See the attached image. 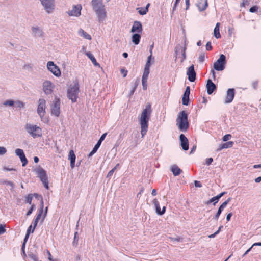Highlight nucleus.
I'll return each mask as SVG.
<instances>
[{
  "mask_svg": "<svg viewBox=\"0 0 261 261\" xmlns=\"http://www.w3.org/2000/svg\"><path fill=\"white\" fill-rule=\"evenodd\" d=\"M219 28H220V23H217L214 30V35L218 39L220 38L221 35L219 32Z\"/></svg>",
  "mask_w": 261,
  "mask_h": 261,
  "instance_id": "c85d7f7f",
  "label": "nucleus"
},
{
  "mask_svg": "<svg viewBox=\"0 0 261 261\" xmlns=\"http://www.w3.org/2000/svg\"><path fill=\"white\" fill-rule=\"evenodd\" d=\"M137 85H138V84L137 83H136L133 89L131 90V92H130L131 95H133L134 94V92L136 90Z\"/></svg>",
  "mask_w": 261,
  "mask_h": 261,
  "instance_id": "338daca9",
  "label": "nucleus"
},
{
  "mask_svg": "<svg viewBox=\"0 0 261 261\" xmlns=\"http://www.w3.org/2000/svg\"><path fill=\"white\" fill-rule=\"evenodd\" d=\"M205 59V56L204 54H201L199 56L198 58V60L199 62L202 63L204 62Z\"/></svg>",
  "mask_w": 261,
  "mask_h": 261,
  "instance_id": "603ef678",
  "label": "nucleus"
},
{
  "mask_svg": "<svg viewBox=\"0 0 261 261\" xmlns=\"http://www.w3.org/2000/svg\"><path fill=\"white\" fill-rule=\"evenodd\" d=\"M140 35L137 33L134 34L132 36V41L135 44L137 45L140 42Z\"/></svg>",
  "mask_w": 261,
  "mask_h": 261,
  "instance_id": "c756f323",
  "label": "nucleus"
},
{
  "mask_svg": "<svg viewBox=\"0 0 261 261\" xmlns=\"http://www.w3.org/2000/svg\"><path fill=\"white\" fill-rule=\"evenodd\" d=\"M249 4V0H244L243 2L241 4V7H245L246 6H248Z\"/></svg>",
  "mask_w": 261,
  "mask_h": 261,
  "instance_id": "49530a36",
  "label": "nucleus"
},
{
  "mask_svg": "<svg viewBox=\"0 0 261 261\" xmlns=\"http://www.w3.org/2000/svg\"><path fill=\"white\" fill-rule=\"evenodd\" d=\"M116 170V168H113L111 170H110L107 175V178H110L113 174L114 171Z\"/></svg>",
  "mask_w": 261,
  "mask_h": 261,
  "instance_id": "a18cd8bd",
  "label": "nucleus"
},
{
  "mask_svg": "<svg viewBox=\"0 0 261 261\" xmlns=\"http://www.w3.org/2000/svg\"><path fill=\"white\" fill-rule=\"evenodd\" d=\"M92 63L94 64V66H99V64L97 62V61L95 58H94L92 61H91Z\"/></svg>",
  "mask_w": 261,
  "mask_h": 261,
  "instance_id": "69168bd1",
  "label": "nucleus"
},
{
  "mask_svg": "<svg viewBox=\"0 0 261 261\" xmlns=\"http://www.w3.org/2000/svg\"><path fill=\"white\" fill-rule=\"evenodd\" d=\"M14 104L16 107L22 108L24 107V103L20 101H16L14 102Z\"/></svg>",
  "mask_w": 261,
  "mask_h": 261,
  "instance_id": "58836bf2",
  "label": "nucleus"
},
{
  "mask_svg": "<svg viewBox=\"0 0 261 261\" xmlns=\"http://www.w3.org/2000/svg\"><path fill=\"white\" fill-rule=\"evenodd\" d=\"M233 145V142L232 141H228L227 142L222 144L219 148L217 149V151H220L223 149L231 148L232 147Z\"/></svg>",
  "mask_w": 261,
  "mask_h": 261,
  "instance_id": "b1692460",
  "label": "nucleus"
},
{
  "mask_svg": "<svg viewBox=\"0 0 261 261\" xmlns=\"http://www.w3.org/2000/svg\"><path fill=\"white\" fill-rule=\"evenodd\" d=\"M189 97L183 94L182 98V102L184 105L187 106L189 104Z\"/></svg>",
  "mask_w": 261,
  "mask_h": 261,
  "instance_id": "c9c22d12",
  "label": "nucleus"
},
{
  "mask_svg": "<svg viewBox=\"0 0 261 261\" xmlns=\"http://www.w3.org/2000/svg\"><path fill=\"white\" fill-rule=\"evenodd\" d=\"M54 86L51 82L46 81L43 84V90L46 94H51L53 91Z\"/></svg>",
  "mask_w": 261,
  "mask_h": 261,
  "instance_id": "ddd939ff",
  "label": "nucleus"
},
{
  "mask_svg": "<svg viewBox=\"0 0 261 261\" xmlns=\"http://www.w3.org/2000/svg\"><path fill=\"white\" fill-rule=\"evenodd\" d=\"M151 112V105L150 103H148L146 105L145 108L142 112L141 116L139 118L142 138L144 137L147 132L148 122L150 118Z\"/></svg>",
  "mask_w": 261,
  "mask_h": 261,
  "instance_id": "f257e3e1",
  "label": "nucleus"
},
{
  "mask_svg": "<svg viewBox=\"0 0 261 261\" xmlns=\"http://www.w3.org/2000/svg\"><path fill=\"white\" fill-rule=\"evenodd\" d=\"M15 153L17 156H18L22 163V166L24 167L28 164V160L25 157V154L21 149H16L15 150Z\"/></svg>",
  "mask_w": 261,
  "mask_h": 261,
  "instance_id": "4468645a",
  "label": "nucleus"
},
{
  "mask_svg": "<svg viewBox=\"0 0 261 261\" xmlns=\"http://www.w3.org/2000/svg\"><path fill=\"white\" fill-rule=\"evenodd\" d=\"M190 93V88L189 86H187L186 88V90L184 93V95L185 96H187L189 97Z\"/></svg>",
  "mask_w": 261,
  "mask_h": 261,
  "instance_id": "c03bdc74",
  "label": "nucleus"
},
{
  "mask_svg": "<svg viewBox=\"0 0 261 261\" xmlns=\"http://www.w3.org/2000/svg\"><path fill=\"white\" fill-rule=\"evenodd\" d=\"M180 0H175V3L174 4V6L173 7V10H175L176 8V7L178 5V4L179 3Z\"/></svg>",
  "mask_w": 261,
  "mask_h": 261,
  "instance_id": "680f3d73",
  "label": "nucleus"
},
{
  "mask_svg": "<svg viewBox=\"0 0 261 261\" xmlns=\"http://www.w3.org/2000/svg\"><path fill=\"white\" fill-rule=\"evenodd\" d=\"M60 113V100L59 98L55 97L50 105V113L51 115L59 117Z\"/></svg>",
  "mask_w": 261,
  "mask_h": 261,
  "instance_id": "423d86ee",
  "label": "nucleus"
},
{
  "mask_svg": "<svg viewBox=\"0 0 261 261\" xmlns=\"http://www.w3.org/2000/svg\"><path fill=\"white\" fill-rule=\"evenodd\" d=\"M234 97V89H229L227 91V95L225 100V103H229L232 101Z\"/></svg>",
  "mask_w": 261,
  "mask_h": 261,
  "instance_id": "a211bd4d",
  "label": "nucleus"
},
{
  "mask_svg": "<svg viewBox=\"0 0 261 261\" xmlns=\"http://www.w3.org/2000/svg\"><path fill=\"white\" fill-rule=\"evenodd\" d=\"M213 161V158H207L206 159L205 162H206V164L207 165H211L212 164Z\"/></svg>",
  "mask_w": 261,
  "mask_h": 261,
  "instance_id": "6e6d98bb",
  "label": "nucleus"
},
{
  "mask_svg": "<svg viewBox=\"0 0 261 261\" xmlns=\"http://www.w3.org/2000/svg\"><path fill=\"white\" fill-rule=\"evenodd\" d=\"M213 47L211 45V42H208L206 44V49L207 50H211L212 49Z\"/></svg>",
  "mask_w": 261,
  "mask_h": 261,
  "instance_id": "8fccbe9b",
  "label": "nucleus"
},
{
  "mask_svg": "<svg viewBox=\"0 0 261 261\" xmlns=\"http://www.w3.org/2000/svg\"><path fill=\"white\" fill-rule=\"evenodd\" d=\"M82 10V6L77 5L74 6L72 10L69 11L68 13L70 16H79L81 15V11Z\"/></svg>",
  "mask_w": 261,
  "mask_h": 261,
  "instance_id": "2eb2a0df",
  "label": "nucleus"
},
{
  "mask_svg": "<svg viewBox=\"0 0 261 261\" xmlns=\"http://www.w3.org/2000/svg\"><path fill=\"white\" fill-rule=\"evenodd\" d=\"M79 34L80 36H83L86 39L91 40V36L85 32L83 29H80L79 30Z\"/></svg>",
  "mask_w": 261,
  "mask_h": 261,
  "instance_id": "7c9ffc66",
  "label": "nucleus"
},
{
  "mask_svg": "<svg viewBox=\"0 0 261 261\" xmlns=\"http://www.w3.org/2000/svg\"><path fill=\"white\" fill-rule=\"evenodd\" d=\"M107 133H104L100 137V138H99V140L98 141H100V143H101L102 141H103L105 138V137H106L107 136Z\"/></svg>",
  "mask_w": 261,
  "mask_h": 261,
  "instance_id": "13d9d810",
  "label": "nucleus"
},
{
  "mask_svg": "<svg viewBox=\"0 0 261 261\" xmlns=\"http://www.w3.org/2000/svg\"><path fill=\"white\" fill-rule=\"evenodd\" d=\"M226 57L223 54L220 56L219 58L214 64V68L217 71H222L225 68Z\"/></svg>",
  "mask_w": 261,
  "mask_h": 261,
  "instance_id": "0eeeda50",
  "label": "nucleus"
},
{
  "mask_svg": "<svg viewBox=\"0 0 261 261\" xmlns=\"http://www.w3.org/2000/svg\"><path fill=\"white\" fill-rule=\"evenodd\" d=\"M40 1L48 13H50L53 10L54 0H40Z\"/></svg>",
  "mask_w": 261,
  "mask_h": 261,
  "instance_id": "f8f14e48",
  "label": "nucleus"
},
{
  "mask_svg": "<svg viewBox=\"0 0 261 261\" xmlns=\"http://www.w3.org/2000/svg\"><path fill=\"white\" fill-rule=\"evenodd\" d=\"M33 199V194H29L27 195L25 197V201L26 203H29V204H32V201Z\"/></svg>",
  "mask_w": 261,
  "mask_h": 261,
  "instance_id": "f704fd0d",
  "label": "nucleus"
},
{
  "mask_svg": "<svg viewBox=\"0 0 261 261\" xmlns=\"http://www.w3.org/2000/svg\"><path fill=\"white\" fill-rule=\"evenodd\" d=\"M6 231L5 225L0 224V234L4 233Z\"/></svg>",
  "mask_w": 261,
  "mask_h": 261,
  "instance_id": "37998d69",
  "label": "nucleus"
},
{
  "mask_svg": "<svg viewBox=\"0 0 261 261\" xmlns=\"http://www.w3.org/2000/svg\"><path fill=\"white\" fill-rule=\"evenodd\" d=\"M194 184H195V187H201L202 186L200 182L198 181L195 180L194 182Z\"/></svg>",
  "mask_w": 261,
  "mask_h": 261,
  "instance_id": "0e129e2a",
  "label": "nucleus"
},
{
  "mask_svg": "<svg viewBox=\"0 0 261 261\" xmlns=\"http://www.w3.org/2000/svg\"><path fill=\"white\" fill-rule=\"evenodd\" d=\"M25 129L33 138L42 136V129L36 125L27 123L25 125Z\"/></svg>",
  "mask_w": 261,
  "mask_h": 261,
  "instance_id": "7ed1b4c3",
  "label": "nucleus"
},
{
  "mask_svg": "<svg viewBox=\"0 0 261 261\" xmlns=\"http://www.w3.org/2000/svg\"><path fill=\"white\" fill-rule=\"evenodd\" d=\"M43 207H44L43 201V199H42L41 200V205H40V207L39 208L38 213L37 214L36 218L33 220V222H32L33 225V228L32 230V233H33L34 232L36 227L37 225L38 221L41 218V216L43 212Z\"/></svg>",
  "mask_w": 261,
  "mask_h": 261,
  "instance_id": "9d476101",
  "label": "nucleus"
},
{
  "mask_svg": "<svg viewBox=\"0 0 261 261\" xmlns=\"http://www.w3.org/2000/svg\"><path fill=\"white\" fill-rule=\"evenodd\" d=\"M230 200V198H229L228 199H227L226 201H225L224 202H223L221 205L219 207L218 210L222 212V211L224 209V208L226 206L227 204L229 203V202Z\"/></svg>",
  "mask_w": 261,
  "mask_h": 261,
  "instance_id": "72a5a7b5",
  "label": "nucleus"
},
{
  "mask_svg": "<svg viewBox=\"0 0 261 261\" xmlns=\"http://www.w3.org/2000/svg\"><path fill=\"white\" fill-rule=\"evenodd\" d=\"M232 216V214L231 213H230L227 214V215L226 216V220H227V221H230V218H231Z\"/></svg>",
  "mask_w": 261,
  "mask_h": 261,
  "instance_id": "774afa93",
  "label": "nucleus"
},
{
  "mask_svg": "<svg viewBox=\"0 0 261 261\" xmlns=\"http://www.w3.org/2000/svg\"><path fill=\"white\" fill-rule=\"evenodd\" d=\"M121 74H123V77H125L127 74V71L125 70L124 68H121L120 70Z\"/></svg>",
  "mask_w": 261,
  "mask_h": 261,
  "instance_id": "5fc2aeb1",
  "label": "nucleus"
},
{
  "mask_svg": "<svg viewBox=\"0 0 261 261\" xmlns=\"http://www.w3.org/2000/svg\"><path fill=\"white\" fill-rule=\"evenodd\" d=\"M231 137V135L230 134H227L223 136V141H227L228 140H229Z\"/></svg>",
  "mask_w": 261,
  "mask_h": 261,
  "instance_id": "de8ad7c7",
  "label": "nucleus"
},
{
  "mask_svg": "<svg viewBox=\"0 0 261 261\" xmlns=\"http://www.w3.org/2000/svg\"><path fill=\"white\" fill-rule=\"evenodd\" d=\"M34 171L38 175V176L39 177L40 180L43 182L46 189H48V181L46 171L40 166L36 168L34 170Z\"/></svg>",
  "mask_w": 261,
  "mask_h": 261,
  "instance_id": "39448f33",
  "label": "nucleus"
},
{
  "mask_svg": "<svg viewBox=\"0 0 261 261\" xmlns=\"http://www.w3.org/2000/svg\"><path fill=\"white\" fill-rule=\"evenodd\" d=\"M76 156L74 153L73 150H71L69 151L68 155V159L70 160V166L71 168H73L75 166Z\"/></svg>",
  "mask_w": 261,
  "mask_h": 261,
  "instance_id": "5701e85b",
  "label": "nucleus"
},
{
  "mask_svg": "<svg viewBox=\"0 0 261 261\" xmlns=\"http://www.w3.org/2000/svg\"><path fill=\"white\" fill-rule=\"evenodd\" d=\"M35 204H32L30 210L28 211V212L27 213V216L30 215L32 214L33 211L35 209Z\"/></svg>",
  "mask_w": 261,
  "mask_h": 261,
  "instance_id": "79ce46f5",
  "label": "nucleus"
},
{
  "mask_svg": "<svg viewBox=\"0 0 261 261\" xmlns=\"http://www.w3.org/2000/svg\"><path fill=\"white\" fill-rule=\"evenodd\" d=\"M79 92V85L75 83L73 86H71L67 91V96L71 100L72 102L76 101L77 94Z\"/></svg>",
  "mask_w": 261,
  "mask_h": 261,
  "instance_id": "20e7f679",
  "label": "nucleus"
},
{
  "mask_svg": "<svg viewBox=\"0 0 261 261\" xmlns=\"http://www.w3.org/2000/svg\"><path fill=\"white\" fill-rule=\"evenodd\" d=\"M47 254L48 255V259L50 260V261H54L53 258H52V256H51V255L50 254V252H49V251L48 250H47Z\"/></svg>",
  "mask_w": 261,
  "mask_h": 261,
  "instance_id": "052dcab7",
  "label": "nucleus"
},
{
  "mask_svg": "<svg viewBox=\"0 0 261 261\" xmlns=\"http://www.w3.org/2000/svg\"><path fill=\"white\" fill-rule=\"evenodd\" d=\"M150 67L148 66V64H146L144 69L142 79L147 80L150 72Z\"/></svg>",
  "mask_w": 261,
  "mask_h": 261,
  "instance_id": "a878e982",
  "label": "nucleus"
},
{
  "mask_svg": "<svg viewBox=\"0 0 261 261\" xmlns=\"http://www.w3.org/2000/svg\"><path fill=\"white\" fill-rule=\"evenodd\" d=\"M206 88L208 94L210 95L216 89V86L211 80H208Z\"/></svg>",
  "mask_w": 261,
  "mask_h": 261,
  "instance_id": "412c9836",
  "label": "nucleus"
},
{
  "mask_svg": "<svg viewBox=\"0 0 261 261\" xmlns=\"http://www.w3.org/2000/svg\"><path fill=\"white\" fill-rule=\"evenodd\" d=\"M99 21L104 20L107 16V12L105 9V6L103 5L94 9Z\"/></svg>",
  "mask_w": 261,
  "mask_h": 261,
  "instance_id": "9b49d317",
  "label": "nucleus"
},
{
  "mask_svg": "<svg viewBox=\"0 0 261 261\" xmlns=\"http://www.w3.org/2000/svg\"><path fill=\"white\" fill-rule=\"evenodd\" d=\"M180 145L184 150H188L189 149V141L188 139L184 134L179 136Z\"/></svg>",
  "mask_w": 261,
  "mask_h": 261,
  "instance_id": "dca6fc26",
  "label": "nucleus"
},
{
  "mask_svg": "<svg viewBox=\"0 0 261 261\" xmlns=\"http://www.w3.org/2000/svg\"><path fill=\"white\" fill-rule=\"evenodd\" d=\"M176 125L178 128L182 131L186 132L189 127L188 120V115L185 111L179 112L176 119Z\"/></svg>",
  "mask_w": 261,
  "mask_h": 261,
  "instance_id": "f03ea898",
  "label": "nucleus"
},
{
  "mask_svg": "<svg viewBox=\"0 0 261 261\" xmlns=\"http://www.w3.org/2000/svg\"><path fill=\"white\" fill-rule=\"evenodd\" d=\"M142 83L143 86V89L146 90L147 88V80L142 79Z\"/></svg>",
  "mask_w": 261,
  "mask_h": 261,
  "instance_id": "ea45409f",
  "label": "nucleus"
},
{
  "mask_svg": "<svg viewBox=\"0 0 261 261\" xmlns=\"http://www.w3.org/2000/svg\"><path fill=\"white\" fill-rule=\"evenodd\" d=\"M197 6L200 11H204L208 6L207 0H199Z\"/></svg>",
  "mask_w": 261,
  "mask_h": 261,
  "instance_id": "4be33fe9",
  "label": "nucleus"
},
{
  "mask_svg": "<svg viewBox=\"0 0 261 261\" xmlns=\"http://www.w3.org/2000/svg\"><path fill=\"white\" fill-rule=\"evenodd\" d=\"M47 67L48 69L55 76L59 77L61 75V71L59 68L52 61L47 63Z\"/></svg>",
  "mask_w": 261,
  "mask_h": 261,
  "instance_id": "6e6552de",
  "label": "nucleus"
},
{
  "mask_svg": "<svg viewBox=\"0 0 261 261\" xmlns=\"http://www.w3.org/2000/svg\"><path fill=\"white\" fill-rule=\"evenodd\" d=\"M3 104L5 106H12L14 105V101L12 100H7Z\"/></svg>",
  "mask_w": 261,
  "mask_h": 261,
  "instance_id": "4c0bfd02",
  "label": "nucleus"
},
{
  "mask_svg": "<svg viewBox=\"0 0 261 261\" xmlns=\"http://www.w3.org/2000/svg\"><path fill=\"white\" fill-rule=\"evenodd\" d=\"M100 145H101L100 142L98 141L97 142L96 144L95 145V146L93 148L92 150L88 154V156L90 157L92 155H93L97 151V149L99 148Z\"/></svg>",
  "mask_w": 261,
  "mask_h": 261,
  "instance_id": "2f4dec72",
  "label": "nucleus"
},
{
  "mask_svg": "<svg viewBox=\"0 0 261 261\" xmlns=\"http://www.w3.org/2000/svg\"><path fill=\"white\" fill-rule=\"evenodd\" d=\"M222 227H223L222 226H220V227H219V229H218L216 232H215L214 233H213V234H212L210 235V236H208V237H209V238H214V237H215L216 236V234H217L220 232V229H221V228Z\"/></svg>",
  "mask_w": 261,
  "mask_h": 261,
  "instance_id": "09e8293b",
  "label": "nucleus"
},
{
  "mask_svg": "<svg viewBox=\"0 0 261 261\" xmlns=\"http://www.w3.org/2000/svg\"><path fill=\"white\" fill-rule=\"evenodd\" d=\"M225 193V192H222V193H221L220 194H219V195H217L216 196H215V199H216V201H215V202L214 203V205H215V204L218 202L219 199L222 196H223Z\"/></svg>",
  "mask_w": 261,
  "mask_h": 261,
  "instance_id": "a19ab883",
  "label": "nucleus"
},
{
  "mask_svg": "<svg viewBox=\"0 0 261 261\" xmlns=\"http://www.w3.org/2000/svg\"><path fill=\"white\" fill-rule=\"evenodd\" d=\"M221 213V212L219 210H218V212L217 213H216V214L215 215V219L217 220L218 219V218L219 217L220 214Z\"/></svg>",
  "mask_w": 261,
  "mask_h": 261,
  "instance_id": "e2e57ef3",
  "label": "nucleus"
},
{
  "mask_svg": "<svg viewBox=\"0 0 261 261\" xmlns=\"http://www.w3.org/2000/svg\"><path fill=\"white\" fill-rule=\"evenodd\" d=\"M7 152L6 149L4 147L0 146V155H3Z\"/></svg>",
  "mask_w": 261,
  "mask_h": 261,
  "instance_id": "3c124183",
  "label": "nucleus"
},
{
  "mask_svg": "<svg viewBox=\"0 0 261 261\" xmlns=\"http://www.w3.org/2000/svg\"><path fill=\"white\" fill-rule=\"evenodd\" d=\"M153 203L154 204L156 213L160 215L164 214L166 211V207L163 206L162 211L161 210L159 202L157 199H155L153 200Z\"/></svg>",
  "mask_w": 261,
  "mask_h": 261,
  "instance_id": "aec40b11",
  "label": "nucleus"
},
{
  "mask_svg": "<svg viewBox=\"0 0 261 261\" xmlns=\"http://www.w3.org/2000/svg\"><path fill=\"white\" fill-rule=\"evenodd\" d=\"M37 108V113L40 117L42 118L45 113L46 101L43 99H39Z\"/></svg>",
  "mask_w": 261,
  "mask_h": 261,
  "instance_id": "1a4fd4ad",
  "label": "nucleus"
},
{
  "mask_svg": "<svg viewBox=\"0 0 261 261\" xmlns=\"http://www.w3.org/2000/svg\"><path fill=\"white\" fill-rule=\"evenodd\" d=\"M181 53L183 56V60L186 59V48L183 47L181 48Z\"/></svg>",
  "mask_w": 261,
  "mask_h": 261,
  "instance_id": "bf43d9fd",
  "label": "nucleus"
},
{
  "mask_svg": "<svg viewBox=\"0 0 261 261\" xmlns=\"http://www.w3.org/2000/svg\"><path fill=\"white\" fill-rule=\"evenodd\" d=\"M215 201H216V199H215V196L212 198L211 199H210L209 200H208L205 203L206 204H210L211 203L214 202H215Z\"/></svg>",
  "mask_w": 261,
  "mask_h": 261,
  "instance_id": "4d7b16f0",
  "label": "nucleus"
},
{
  "mask_svg": "<svg viewBox=\"0 0 261 261\" xmlns=\"http://www.w3.org/2000/svg\"><path fill=\"white\" fill-rule=\"evenodd\" d=\"M188 79L190 82H194L196 79V73L194 70V65H192L188 68L187 71Z\"/></svg>",
  "mask_w": 261,
  "mask_h": 261,
  "instance_id": "f3484780",
  "label": "nucleus"
},
{
  "mask_svg": "<svg viewBox=\"0 0 261 261\" xmlns=\"http://www.w3.org/2000/svg\"><path fill=\"white\" fill-rule=\"evenodd\" d=\"M171 170L174 176H178L181 172V169L176 165H172L171 168Z\"/></svg>",
  "mask_w": 261,
  "mask_h": 261,
  "instance_id": "393cba45",
  "label": "nucleus"
},
{
  "mask_svg": "<svg viewBox=\"0 0 261 261\" xmlns=\"http://www.w3.org/2000/svg\"><path fill=\"white\" fill-rule=\"evenodd\" d=\"M150 6V4L148 3L145 8L140 7L138 8L137 10H138V12L140 15H145L148 12V8Z\"/></svg>",
  "mask_w": 261,
  "mask_h": 261,
  "instance_id": "cd10ccee",
  "label": "nucleus"
},
{
  "mask_svg": "<svg viewBox=\"0 0 261 261\" xmlns=\"http://www.w3.org/2000/svg\"><path fill=\"white\" fill-rule=\"evenodd\" d=\"M33 31L35 33L36 36H43V32L38 27H33L32 28Z\"/></svg>",
  "mask_w": 261,
  "mask_h": 261,
  "instance_id": "473e14b6",
  "label": "nucleus"
},
{
  "mask_svg": "<svg viewBox=\"0 0 261 261\" xmlns=\"http://www.w3.org/2000/svg\"><path fill=\"white\" fill-rule=\"evenodd\" d=\"M91 4L94 9L103 6L102 0H92Z\"/></svg>",
  "mask_w": 261,
  "mask_h": 261,
  "instance_id": "bb28decb",
  "label": "nucleus"
},
{
  "mask_svg": "<svg viewBox=\"0 0 261 261\" xmlns=\"http://www.w3.org/2000/svg\"><path fill=\"white\" fill-rule=\"evenodd\" d=\"M259 7L258 6H253L249 9V12L251 13H257L258 11Z\"/></svg>",
  "mask_w": 261,
  "mask_h": 261,
  "instance_id": "e433bc0d",
  "label": "nucleus"
},
{
  "mask_svg": "<svg viewBox=\"0 0 261 261\" xmlns=\"http://www.w3.org/2000/svg\"><path fill=\"white\" fill-rule=\"evenodd\" d=\"M142 31V26L140 22L136 21L134 22L131 29L132 32L141 33Z\"/></svg>",
  "mask_w": 261,
  "mask_h": 261,
  "instance_id": "6ab92c4d",
  "label": "nucleus"
},
{
  "mask_svg": "<svg viewBox=\"0 0 261 261\" xmlns=\"http://www.w3.org/2000/svg\"><path fill=\"white\" fill-rule=\"evenodd\" d=\"M86 55L91 60V61L95 58L93 55L90 52L86 53Z\"/></svg>",
  "mask_w": 261,
  "mask_h": 261,
  "instance_id": "864d4df0",
  "label": "nucleus"
}]
</instances>
